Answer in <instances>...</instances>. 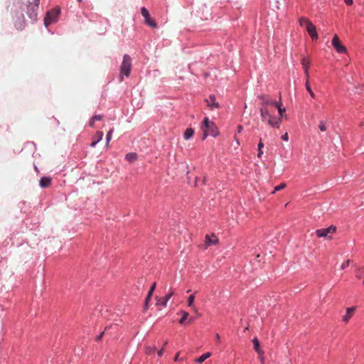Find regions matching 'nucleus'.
Segmentation results:
<instances>
[{"mask_svg": "<svg viewBox=\"0 0 364 364\" xmlns=\"http://www.w3.org/2000/svg\"><path fill=\"white\" fill-rule=\"evenodd\" d=\"M235 141H236V143H237V144H239V141H238V139H237L236 137L235 138Z\"/></svg>", "mask_w": 364, "mask_h": 364, "instance_id": "obj_45", "label": "nucleus"}, {"mask_svg": "<svg viewBox=\"0 0 364 364\" xmlns=\"http://www.w3.org/2000/svg\"><path fill=\"white\" fill-rule=\"evenodd\" d=\"M301 64L303 65V68L304 69V72H305V75L306 76V78H309V65H310V60L306 58H303L302 60H301Z\"/></svg>", "mask_w": 364, "mask_h": 364, "instance_id": "obj_15", "label": "nucleus"}, {"mask_svg": "<svg viewBox=\"0 0 364 364\" xmlns=\"http://www.w3.org/2000/svg\"><path fill=\"white\" fill-rule=\"evenodd\" d=\"M285 187H286V183H282L279 186H277L274 188L273 193H275L276 191H281V190L284 189Z\"/></svg>", "mask_w": 364, "mask_h": 364, "instance_id": "obj_28", "label": "nucleus"}, {"mask_svg": "<svg viewBox=\"0 0 364 364\" xmlns=\"http://www.w3.org/2000/svg\"><path fill=\"white\" fill-rule=\"evenodd\" d=\"M92 118H93V119L95 121H100L102 119L103 117L102 115H95Z\"/></svg>", "mask_w": 364, "mask_h": 364, "instance_id": "obj_34", "label": "nucleus"}, {"mask_svg": "<svg viewBox=\"0 0 364 364\" xmlns=\"http://www.w3.org/2000/svg\"><path fill=\"white\" fill-rule=\"evenodd\" d=\"M356 309V307H349L346 309V314L342 318V321L345 323H348L349 320L352 318L354 314V312Z\"/></svg>", "mask_w": 364, "mask_h": 364, "instance_id": "obj_12", "label": "nucleus"}, {"mask_svg": "<svg viewBox=\"0 0 364 364\" xmlns=\"http://www.w3.org/2000/svg\"><path fill=\"white\" fill-rule=\"evenodd\" d=\"M95 120L93 118H91L89 122L90 127H94Z\"/></svg>", "mask_w": 364, "mask_h": 364, "instance_id": "obj_38", "label": "nucleus"}, {"mask_svg": "<svg viewBox=\"0 0 364 364\" xmlns=\"http://www.w3.org/2000/svg\"><path fill=\"white\" fill-rule=\"evenodd\" d=\"M179 360H183V358H181Z\"/></svg>", "mask_w": 364, "mask_h": 364, "instance_id": "obj_49", "label": "nucleus"}, {"mask_svg": "<svg viewBox=\"0 0 364 364\" xmlns=\"http://www.w3.org/2000/svg\"><path fill=\"white\" fill-rule=\"evenodd\" d=\"M318 127L321 132H324L326 130V127L323 121L320 122Z\"/></svg>", "mask_w": 364, "mask_h": 364, "instance_id": "obj_31", "label": "nucleus"}, {"mask_svg": "<svg viewBox=\"0 0 364 364\" xmlns=\"http://www.w3.org/2000/svg\"><path fill=\"white\" fill-rule=\"evenodd\" d=\"M257 146H258L257 157L261 158L262 155L263 154V151H262V149L264 147V144L262 143L261 139H260Z\"/></svg>", "mask_w": 364, "mask_h": 364, "instance_id": "obj_26", "label": "nucleus"}, {"mask_svg": "<svg viewBox=\"0 0 364 364\" xmlns=\"http://www.w3.org/2000/svg\"><path fill=\"white\" fill-rule=\"evenodd\" d=\"M336 228L331 225L327 228L319 229L316 231L318 237H326L329 234H333L336 232Z\"/></svg>", "mask_w": 364, "mask_h": 364, "instance_id": "obj_10", "label": "nucleus"}, {"mask_svg": "<svg viewBox=\"0 0 364 364\" xmlns=\"http://www.w3.org/2000/svg\"><path fill=\"white\" fill-rule=\"evenodd\" d=\"M141 14L144 18L145 23L151 28H156L157 26L155 21L151 18L149 11L145 7H141Z\"/></svg>", "mask_w": 364, "mask_h": 364, "instance_id": "obj_8", "label": "nucleus"}, {"mask_svg": "<svg viewBox=\"0 0 364 364\" xmlns=\"http://www.w3.org/2000/svg\"><path fill=\"white\" fill-rule=\"evenodd\" d=\"M152 296H149V294H147L146 297V299H145V302H144V309H148L149 307V302L151 299Z\"/></svg>", "mask_w": 364, "mask_h": 364, "instance_id": "obj_30", "label": "nucleus"}, {"mask_svg": "<svg viewBox=\"0 0 364 364\" xmlns=\"http://www.w3.org/2000/svg\"><path fill=\"white\" fill-rule=\"evenodd\" d=\"M103 333H104V332H103V333H102L100 336H98L97 337V341H100V340L102 338Z\"/></svg>", "mask_w": 364, "mask_h": 364, "instance_id": "obj_41", "label": "nucleus"}, {"mask_svg": "<svg viewBox=\"0 0 364 364\" xmlns=\"http://www.w3.org/2000/svg\"><path fill=\"white\" fill-rule=\"evenodd\" d=\"M180 358H179V353H178L175 357H174V361H178L179 360Z\"/></svg>", "mask_w": 364, "mask_h": 364, "instance_id": "obj_40", "label": "nucleus"}, {"mask_svg": "<svg viewBox=\"0 0 364 364\" xmlns=\"http://www.w3.org/2000/svg\"><path fill=\"white\" fill-rule=\"evenodd\" d=\"M79 1H80L81 0H78Z\"/></svg>", "mask_w": 364, "mask_h": 364, "instance_id": "obj_50", "label": "nucleus"}, {"mask_svg": "<svg viewBox=\"0 0 364 364\" xmlns=\"http://www.w3.org/2000/svg\"><path fill=\"white\" fill-rule=\"evenodd\" d=\"M167 343H168V342H167V341H165V342H164V345H163V347L164 348V346H166V345H167Z\"/></svg>", "mask_w": 364, "mask_h": 364, "instance_id": "obj_44", "label": "nucleus"}, {"mask_svg": "<svg viewBox=\"0 0 364 364\" xmlns=\"http://www.w3.org/2000/svg\"><path fill=\"white\" fill-rule=\"evenodd\" d=\"M332 45L336 51L339 53H345L347 52L346 48L342 45L339 38L335 35L332 40Z\"/></svg>", "mask_w": 364, "mask_h": 364, "instance_id": "obj_9", "label": "nucleus"}, {"mask_svg": "<svg viewBox=\"0 0 364 364\" xmlns=\"http://www.w3.org/2000/svg\"><path fill=\"white\" fill-rule=\"evenodd\" d=\"M274 108H277L278 112L279 114V117L281 119L282 118L284 112L286 111L285 108H282V104H281V98L279 99V102H277L276 105L274 106Z\"/></svg>", "mask_w": 364, "mask_h": 364, "instance_id": "obj_22", "label": "nucleus"}, {"mask_svg": "<svg viewBox=\"0 0 364 364\" xmlns=\"http://www.w3.org/2000/svg\"><path fill=\"white\" fill-rule=\"evenodd\" d=\"M205 102L207 103V106L212 110L220 107V105L216 102L215 97L213 95H210L208 98L205 100Z\"/></svg>", "mask_w": 364, "mask_h": 364, "instance_id": "obj_11", "label": "nucleus"}, {"mask_svg": "<svg viewBox=\"0 0 364 364\" xmlns=\"http://www.w3.org/2000/svg\"><path fill=\"white\" fill-rule=\"evenodd\" d=\"M181 314H182V317L180 319L179 321V323L181 324H184L185 323V321L188 318V313L186 312V311H181Z\"/></svg>", "mask_w": 364, "mask_h": 364, "instance_id": "obj_27", "label": "nucleus"}, {"mask_svg": "<svg viewBox=\"0 0 364 364\" xmlns=\"http://www.w3.org/2000/svg\"><path fill=\"white\" fill-rule=\"evenodd\" d=\"M345 3L348 6H350L353 4V0H344Z\"/></svg>", "mask_w": 364, "mask_h": 364, "instance_id": "obj_35", "label": "nucleus"}, {"mask_svg": "<svg viewBox=\"0 0 364 364\" xmlns=\"http://www.w3.org/2000/svg\"><path fill=\"white\" fill-rule=\"evenodd\" d=\"M132 68V59L131 57L124 54L123 56V60L120 66V81H123V75L129 77L130 75Z\"/></svg>", "mask_w": 364, "mask_h": 364, "instance_id": "obj_5", "label": "nucleus"}, {"mask_svg": "<svg viewBox=\"0 0 364 364\" xmlns=\"http://www.w3.org/2000/svg\"><path fill=\"white\" fill-rule=\"evenodd\" d=\"M299 24L301 26L304 27L306 28V31L309 33L312 40L318 39V36L316 31V28L309 18L301 17L299 19Z\"/></svg>", "mask_w": 364, "mask_h": 364, "instance_id": "obj_4", "label": "nucleus"}, {"mask_svg": "<svg viewBox=\"0 0 364 364\" xmlns=\"http://www.w3.org/2000/svg\"><path fill=\"white\" fill-rule=\"evenodd\" d=\"M237 128V132L238 133H240L242 131V129H243V127L241 125H238Z\"/></svg>", "mask_w": 364, "mask_h": 364, "instance_id": "obj_39", "label": "nucleus"}, {"mask_svg": "<svg viewBox=\"0 0 364 364\" xmlns=\"http://www.w3.org/2000/svg\"><path fill=\"white\" fill-rule=\"evenodd\" d=\"M201 129L203 132V139H205L208 135L214 137L217 136L219 134L218 128L214 122L209 121L208 117L203 119Z\"/></svg>", "mask_w": 364, "mask_h": 364, "instance_id": "obj_3", "label": "nucleus"}, {"mask_svg": "<svg viewBox=\"0 0 364 364\" xmlns=\"http://www.w3.org/2000/svg\"><path fill=\"white\" fill-rule=\"evenodd\" d=\"M60 14V9L55 8L47 12L44 19V24L46 27L57 21Z\"/></svg>", "mask_w": 364, "mask_h": 364, "instance_id": "obj_6", "label": "nucleus"}, {"mask_svg": "<svg viewBox=\"0 0 364 364\" xmlns=\"http://www.w3.org/2000/svg\"><path fill=\"white\" fill-rule=\"evenodd\" d=\"M205 180H206V178H205H205H203V183H205Z\"/></svg>", "mask_w": 364, "mask_h": 364, "instance_id": "obj_46", "label": "nucleus"}, {"mask_svg": "<svg viewBox=\"0 0 364 364\" xmlns=\"http://www.w3.org/2000/svg\"><path fill=\"white\" fill-rule=\"evenodd\" d=\"M305 86H306V90L309 92V93L310 94L311 97L312 98H315V94L314 92L312 91L310 85H309V78H307L306 80V84H305Z\"/></svg>", "mask_w": 364, "mask_h": 364, "instance_id": "obj_25", "label": "nucleus"}, {"mask_svg": "<svg viewBox=\"0 0 364 364\" xmlns=\"http://www.w3.org/2000/svg\"><path fill=\"white\" fill-rule=\"evenodd\" d=\"M51 184V178L50 177H42L40 180V186L42 188H48Z\"/></svg>", "mask_w": 364, "mask_h": 364, "instance_id": "obj_16", "label": "nucleus"}, {"mask_svg": "<svg viewBox=\"0 0 364 364\" xmlns=\"http://www.w3.org/2000/svg\"><path fill=\"white\" fill-rule=\"evenodd\" d=\"M103 135H104V134L102 132L97 131L92 138V141L90 144V146L95 147L96 146V144L102 139Z\"/></svg>", "mask_w": 364, "mask_h": 364, "instance_id": "obj_14", "label": "nucleus"}, {"mask_svg": "<svg viewBox=\"0 0 364 364\" xmlns=\"http://www.w3.org/2000/svg\"><path fill=\"white\" fill-rule=\"evenodd\" d=\"M40 0H34L33 4H31L30 2H23L21 1H17L14 3V6L16 8V11L18 9L21 11V13L18 16V14H16L17 18L19 19L23 18V14L22 11H23L26 9H27V14L28 17L32 20L35 21L37 18V10L38 9Z\"/></svg>", "mask_w": 364, "mask_h": 364, "instance_id": "obj_1", "label": "nucleus"}, {"mask_svg": "<svg viewBox=\"0 0 364 364\" xmlns=\"http://www.w3.org/2000/svg\"><path fill=\"white\" fill-rule=\"evenodd\" d=\"M156 283L154 282L152 286L151 287L149 291V293H148V294H149V296H152L153 292H154V289L156 288Z\"/></svg>", "mask_w": 364, "mask_h": 364, "instance_id": "obj_32", "label": "nucleus"}, {"mask_svg": "<svg viewBox=\"0 0 364 364\" xmlns=\"http://www.w3.org/2000/svg\"><path fill=\"white\" fill-rule=\"evenodd\" d=\"M350 263V260H347V261L344 262L341 267V269H346L347 267L349 266Z\"/></svg>", "mask_w": 364, "mask_h": 364, "instance_id": "obj_33", "label": "nucleus"}, {"mask_svg": "<svg viewBox=\"0 0 364 364\" xmlns=\"http://www.w3.org/2000/svg\"><path fill=\"white\" fill-rule=\"evenodd\" d=\"M360 277H361V276H360V274H357V275H356V277H357V278H358V279H360Z\"/></svg>", "mask_w": 364, "mask_h": 364, "instance_id": "obj_47", "label": "nucleus"}, {"mask_svg": "<svg viewBox=\"0 0 364 364\" xmlns=\"http://www.w3.org/2000/svg\"><path fill=\"white\" fill-rule=\"evenodd\" d=\"M194 134V130L192 128H188L184 132V139L186 140L190 139Z\"/></svg>", "mask_w": 364, "mask_h": 364, "instance_id": "obj_20", "label": "nucleus"}, {"mask_svg": "<svg viewBox=\"0 0 364 364\" xmlns=\"http://www.w3.org/2000/svg\"><path fill=\"white\" fill-rule=\"evenodd\" d=\"M210 355H211L210 353H209V352L205 353L203 354L202 355H200V357H198V358H196L195 360V362L197 363H201L203 361H205L207 358L210 357Z\"/></svg>", "mask_w": 364, "mask_h": 364, "instance_id": "obj_19", "label": "nucleus"}, {"mask_svg": "<svg viewBox=\"0 0 364 364\" xmlns=\"http://www.w3.org/2000/svg\"><path fill=\"white\" fill-rule=\"evenodd\" d=\"M258 98L261 100L262 107H274L277 101L274 100L270 96L261 95L258 96Z\"/></svg>", "mask_w": 364, "mask_h": 364, "instance_id": "obj_7", "label": "nucleus"}, {"mask_svg": "<svg viewBox=\"0 0 364 364\" xmlns=\"http://www.w3.org/2000/svg\"><path fill=\"white\" fill-rule=\"evenodd\" d=\"M282 139L284 141H288V134L285 133L284 135H282Z\"/></svg>", "mask_w": 364, "mask_h": 364, "instance_id": "obj_36", "label": "nucleus"}, {"mask_svg": "<svg viewBox=\"0 0 364 364\" xmlns=\"http://www.w3.org/2000/svg\"><path fill=\"white\" fill-rule=\"evenodd\" d=\"M215 338H216V340H217L218 341H220V336H219L218 334H216V336H215Z\"/></svg>", "mask_w": 364, "mask_h": 364, "instance_id": "obj_43", "label": "nucleus"}, {"mask_svg": "<svg viewBox=\"0 0 364 364\" xmlns=\"http://www.w3.org/2000/svg\"><path fill=\"white\" fill-rule=\"evenodd\" d=\"M155 350H156V347L154 346L152 347L149 346V347L146 348V353L147 354H152L154 353Z\"/></svg>", "mask_w": 364, "mask_h": 364, "instance_id": "obj_29", "label": "nucleus"}, {"mask_svg": "<svg viewBox=\"0 0 364 364\" xmlns=\"http://www.w3.org/2000/svg\"><path fill=\"white\" fill-rule=\"evenodd\" d=\"M195 296L194 295H191L188 298V306L191 307L195 312H198V309L196 308V306L193 305Z\"/></svg>", "mask_w": 364, "mask_h": 364, "instance_id": "obj_21", "label": "nucleus"}, {"mask_svg": "<svg viewBox=\"0 0 364 364\" xmlns=\"http://www.w3.org/2000/svg\"><path fill=\"white\" fill-rule=\"evenodd\" d=\"M193 321H194V318H193V317H191V318H190L188 319V323H191V322H193Z\"/></svg>", "mask_w": 364, "mask_h": 364, "instance_id": "obj_42", "label": "nucleus"}, {"mask_svg": "<svg viewBox=\"0 0 364 364\" xmlns=\"http://www.w3.org/2000/svg\"><path fill=\"white\" fill-rule=\"evenodd\" d=\"M125 159L129 162H134L137 159V154L136 153H129L126 154Z\"/></svg>", "mask_w": 364, "mask_h": 364, "instance_id": "obj_23", "label": "nucleus"}, {"mask_svg": "<svg viewBox=\"0 0 364 364\" xmlns=\"http://www.w3.org/2000/svg\"><path fill=\"white\" fill-rule=\"evenodd\" d=\"M164 351V347H162L161 349L158 351V355L159 357H161L163 355Z\"/></svg>", "mask_w": 364, "mask_h": 364, "instance_id": "obj_37", "label": "nucleus"}, {"mask_svg": "<svg viewBox=\"0 0 364 364\" xmlns=\"http://www.w3.org/2000/svg\"><path fill=\"white\" fill-rule=\"evenodd\" d=\"M260 116L263 122L267 123L272 127L279 128L281 124V117H275L274 107H261L259 109Z\"/></svg>", "mask_w": 364, "mask_h": 364, "instance_id": "obj_2", "label": "nucleus"}, {"mask_svg": "<svg viewBox=\"0 0 364 364\" xmlns=\"http://www.w3.org/2000/svg\"><path fill=\"white\" fill-rule=\"evenodd\" d=\"M173 295V291L172 290L170 291L164 297L161 298V301L159 302V304H161L163 306H166L168 301L171 298Z\"/></svg>", "mask_w": 364, "mask_h": 364, "instance_id": "obj_18", "label": "nucleus"}, {"mask_svg": "<svg viewBox=\"0 0 364 364\" xmlns=\"http://www.w3.org/2000/svg\"><path fill=\"white\" fill-rule=\"evenodd\" d=\"M218 242V238L215 235H206L205 237V248L210 245H215Z\"/></svg>", "mask_w": 364, "mask_h": 364, "instance_id": "obj_13", "label": "nucleus"}, {"mask_svg": "<svg viewBox=\"0 0 364 364\" xmlns=\"http://www.w3.org/2000/svg\"><path fill=\"white\" fill-rule=\"evenodd\" d=\"M114 132L113 129H111L107 134L106 136V147L108 149L109 146V141L112 139V133Z\"/></svg>", "mask_w": 364, "mask_h": 364, "instance_id": "obj_24", "label": "nucleus"}, {"mask_svg": "<svg viewBox=\"0 0 364 364\" xmlns=\"http://www.w3.org/2000/svg\"><path fill=\"white\" fill-rule=\"evenodd\" d=\"M254 349L255 351L259 355H262L263 354V350L260 348L259 342L257 338H254L252 340Z\"/></svg>", "mask_w": 364, "mask_h": 364, "instance_id": "obj_17", "label": "nucleus"}, {"mask_svg": "<svg viewBox=\"0 0 364 364\" xmlns=\"http://www.w3.org/2000/svg\"><path fill=\"white\" fill-rule=\"evenodd\" d=\"M19 28H21L23 25L21 24V23H19Z\"/></svg>", "mask_w": 364, "mask_h": 364, "instance_id": "obj_48", "label": "nucleus"}]
</instances>
